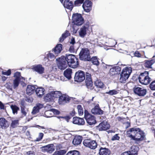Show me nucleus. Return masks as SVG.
<instances>
[{
    "label": "nucleus",
    "instance_id": "1",
    "mask_svg": "<svg viewBox=\"0 0 155 155\" xmlns=\"http://www.w3.org/2000/svg\"><path fill=\"white\" fill-rule=\"evenodd\" d=\"M127 137L135 141V143L139 144L145 137V133L140 128L136 127L130 128L126 132Z\"/></svg>",
    "mask_w": 155,
    "mask_h": 155
},
{
    "label": "nucleus",
    "instance_id": "2",
    "mask_svg": "<svg viewBox=\"0 0 155 155\" xmlns=\"http://www.w3.org/2000/svg\"><path fill=\"white\" fill-rule=\"evenodd\" d=\"M64 58L69 67L76 68L79 65V62L78 61V59L74 55L66 54L64 56Z\"/></svg>",
    "mask_w": 155,
    "mask_h": 155
},
{
    "label": "nucleus",
    "instance_id": "3",
    "mask_svg": "<svg viewBox=\"0 0 155 155\" xmlns=\"http://www.w3.org/2000/svg\"><path fill=\"white\" fill-rule=\"evenodd\" d=\"M132 72V68L130 67H127L124 68L120 73V82L121 83H125L129 78Z\"/></svg>",
    "mask_w": 155,
    "mask_h": 155
},
{
    "label": "nucleus",
    "instance_id": "4",
    "mask_svg": "<svg viewBox=\"0 0 155 155\" xmlns=\"http://www.w3.org/2000/svg\"><path fill=\"white\" fill-rule=\"evenodd\" d=\"M103 67L104 69L109 70V73L110 76H113L115 74H119L121 70V68L114 65H108L104 64Z\"/></svg>",
    "mask_w": 155,
    "mask_h": 155
},
{
    "label": "nucleus",
    "instance_id": "5",
    "mask_svg": "<svg viewBox=\"0 0 155 155\" xmlns=\"http://www.w3.org/2000/svg\"><path fill=\"white\" fill-rule=\"evenodd\" d=\"M80 59L84 61H91L90 51L87 48H82L79 54Z\"/></svg>",
    "mask_w": 155,
    "mask_h": 155
},
{
    "label": "nucleus",
    "instance_id": "6",
    "mask_svg": "<svg viewBox=\"0 0 155 155\" xmlns=\"http://www.w3.org/2000/svg\"><path fill=\"white\" fill-rule=\"evenodd\" d=\"M72 18V22L75 25L80 26L84 22V19L81 14L78 13L73 14Z\"/></svg>",
    "mask_w": 155,
    "mask_h": 155
},
{
    "label": "nucleus",
    "instance_id": "7",
    "mask_svg": "<svg viewBox=\"0 0 155 155\" xmlns=\"http://www.w3.org/2000/svg\"><path fill=\"white\" fill-rule=\"evenodd\" d=\"M84 117L87 123L90 125L94 124L96 123L95 117L90 114L87 110L84 111Z\"/></svg>",
    "mask_w": 155,
    "mask_h": 155
},
{
    "label": "nucleus",
    "instance_id": "8",
    "mask_svg": "<svg viewBox=\"0 0 155 155\" xmlns=\"http://www.w3.org/2000/svg\"><path fill=\"white\" fill-rule=\"evenodd\" d=\"M57 65L58 68L61 70H64L65 69L68 64H67L64 58V56L62 55L60 58H57Z\"/></svg>",
    "mask_w": 155,
    "mask_h": 155
},
{
    "label": "nucleus",
    "instance_id": "9",
    "mask_svg": "<svg viewBox=\"0 0 155 155\" xmlns=\"http://www.w3.org/2000/svg\"><path fill=\"white\" fill-rule=\"evenodd\" d=\"M134 94L139 97H143L147 93V90L143 87H139L135 86L133 89Z\"/></svg>",
    "mask_w": 155,
    "mask_h": 155
},
{
    "label": "nucleus",
    "instance_id": "10",
    "mask_svg": "<svg viewBox=\"0 0 155 155\" xmlns=\"http://www.w3.org/2000/svg\"><path fill=\"white\" fill-rule=\"evenodd\" d=\"M84 145L92 149H95L97 147L96 142L94 140L88 139H85L83 142Z\"/></svg>",
    "mask_w": 155,
    "mask_h": 155
},
{
    "label": "nucleus",
    "instance_id": "11",
    "mask_svg": "<svg viewBox=\"0 0 155 155\" xmlns=\"http://www.w3.org/2000/svg\"><path fill=\"white\" fill-rule=\"evenodd\" d=\"M85 78L84 72L81 70H79L75 73L74 77V81L78 82H81L85 80Z\"/></svg>",
    "mask_w": 155,
    "mask_h": 155
},
{
    "label": "nucleus",
    "instance_id": "12",
    "mask_svg": "<svg viewBox=\"0 0 155 155\" xmlns=\"http://www.w3.org/2000/svg\"><path fill=\"white\" fill-rule=\"evenodd\" d=\"M110 126L106 121H103L96 126V129L99 131L106 130L110 129Z\"/></svg>",
    "mask_w": 155,
    "mask_h": 155
},
{
    "label": "nucleus",
    "instance_id": "13",
    "mask_svg": "<svg viewBox=\"0 0 155 155\" xmlns=\"http://www.w3.org/2000/svg\"><path fill=\"white\" fill-rule=\"evenodd\" d=\"M41 151L43 153L46 152L51 153L55 150V148L53 144H50L42 146L40 148Z\"/></svg>",
    "mask_w": 155,
    "mask_h": 155
},
{
    "label": "nucleus",
    "instance_id": "14",
    "mask_svg": "<svg viewBox=\"0 0 155 155\" xmlns=\"http://www.w3.org/2000/svg\"><path fill=\"white\" fill-rule=\"evenodd\" d=\"M92 2L89 0H85L82 5L84 11L87 12H89L92 9Z\"/></svg>",
    "mask_w": 155,
    "mask_h": 155
},
{
    "label": "nucleus",
    "instance_id": "15",
    "mask_svg": "<svg viewBox=\"0 0 155 155\" xmlns=\"http://www.w3.org/2000/svg\"><path fill=\"white\" fill-rule=\"evenodd\" d=\"M60 2L63 4L64 7L70 10H72L73 8V3L70 0H60Z\"/></svg>",
    "mask_w": 155,
    "mask_h": 155
},
{
    "label": "nucleus",
    "instance_id": "16",
    "mask_svg": "<svg viewBox=\"0 0 155 155\" xmlns=\"http://www.w3.org/2000/svg\"><path fill=\"white\" fill-rule=\"evenodd\" d=\"M91 112L95 115H100L103 114L104 112L101 109L99 104H97L91 109Z\"/></svg>",
    "mask_w": 155,
    "mask_h": 155
},
{
    "label": "nucleus",
    "instance_id": "17",
    "mask_svg": "<svg viewBox=\"0 0 155 155\" xmlns=\"http://www.w3.org/2000/svg\"><path fill=\"white\" fill-rule=\"evenodd\" d=\"M32 70L38 72L39 74H42L44 73L45 68L41 64L35 65L32 66Z\"/></svg>",
    "mask_w": 155,
    "mask_h": 155
},
{
    "label": "nucleus",
    "instance_id": "18",
    "mask_svg": "<svg viewBox=\"0 0 155 155\" xmlns=\"http://www.w3.org/2000/svg\"><path fill=\"white\" fill-rule=\"evenodd\" d=\"M8 121L4 117L0 118V126L2 129L7 128L9 126Z\"/></svg>",
    "mask_w": 155,
    "mask_h": 155
},
{
    "label": "nucleus",
    "instance_id": "19",
    "mask_svg": "<svg viewBox=\"0 0 155 155\" xmlns=\"http://www.w3.org/2000/svg\"><path fill=\"white\" fill-rule=\"evenodd\" d=\"M72 123L74 124L82 125L84 124L85 121L83 118L76 117H73Z\"/></svg>",
    "mask_w": 155,
    "mask_h": 155
},
{
    "label": "nucleus",
    "instance_id": "20",
    "mask_svg": "<svg viewBox=\"0 0 155 155\" xmlns=\"http://www.w3.org/2000/svg\"><path fill=\"white\" fill-rule=\"evenodd\" d=\"M139 148L136 146H133L129 150L127 151L130 155H137Z\"/></svg>",
    "mask_w": 155,
    "mask_h": 155
},
{
    "label": "nucleus",
    "instance_id": "21",
    "mask_svg": "<svg viewBox=\"0 0 155 155\" xmlns=\"http://www.w3.org/2000/svg\"><path fill=\"white\" fill-rule=\"evenodd\" d=\"M70 99L68 96L61 95L59 98L58 103L60 104H63L68 102Z\"/></svg>",
    "mask_w": 155,
    "mask_h": 155
},
{
    "label": "nucleus",
    "instance_id": "22",
    "mask_svg": "<svg viewBox=\"0 0 155 155\" xmlns=\"http://www.w3.org/2000/svg\"><path fill=\"white\" fill-rule=\"evenodd\" d=\"M152 79L148 75H147V76L144 77V78H142V79L139 81L140 83L142 84L147 85L150 84Z\"/></svg>",
    "mask_w": 155,
    "mask_h": 155
},
{
    "label": "nucleus",
    "instance_id": "23",
    "mask_svg": "<svg viewBox=\"0 0 155 155\" xmlns=\"http://www.w3.org/2000/svg\"><path fill=\"white\" fill-rule=\"evenodd\" d=\"M88 25H84L81 28L79 31V35L81 38H84L87 34V27H88Z\"/></svg>",
    "mask_w": 155,
    "mask_h": 155
},
{
    "label": "nucleus",
    "instance_id": "24",
    "mask_svg": "<svg viewBox=\"0 0 155 155\" xmlns=\"http://www.w3.org/2000/svg\"><path fill=\"white\" fill-rule=\"evenodd\" d=\"M43 107V105L40 103H38L33 108L31 113L35 114L39 112V110Z\"/></svg>",
    "mask_w": 155,
    "mask_h": 155
},
{
    "label": "nucleus",
    "instance_id": "25",
    "mask_svg": "<svg viewBox=\"0 0 155 155\" xmlns=\"http://www.w3.org/2000/svg\"><path fill=\"white\" fill-rule=\"evenodd\" d=\"M45 91L44 89L42 87H38L35 90L36 94L39 97H41L45 94Z\"/></svg>",
    "mask_w": 155,
    "mask_h": 155
},
{
    "label": "nucleus",
    "instance_id": "26",
    "mask_svg": "<svg viewBox=\"0 0 155 155\" xmlns=\"http://www.w3.org/2000/svg\"><path fill=\"white\" fill-rule=\"evenodd\" d=\"M110 151L107 148L101 147L99 149V155H109Z\"/></svg>",
    "mask_w": 155,
    "mask_h": 155
},
{
    "label": "nucleus",
    "instance_id": "27",
    "mask_svg": "<svg viewBox=\"0 0 155 155\" xmlns=\"http://www.w3.org/2000/svg\"><path fill=\"white\" fill-rule=\"evenodd\" d=\"M35 89V86L28 85L26 89V94L29 95H31L33 93Z\"/></svg>",
    "mask_w": 155,
    "mask_h": 155
},
{
    "label": "nucleus",
    "instance_id": "28",
    "mask_svg": "<svg viewBox=\"0 0 155 155\" xmlns=\"http://www.w3.org/2000/svg\"><path fill=\"white\" fill-rule=\"evenodd\" d=\"M62 45L61 44H58L53 49V51L54 52L55 54H58L60 53L62 50Z\"/></svg>",
    "mask_w": 155,
    "mask_h": 155
},
{
    "label": "nucleus",
    "instance_id": "29",
    "mask_svg": "<svg viewBox=\"0 0 155 155\" xmlns=\"http://www.w3.org/2000/svg\"><path fill=\"white\" fill-rule=\"evenodd\" d=\"M82 137L80 136L75 137L73 139L72 143L75 146H77L80 144L82 142Z\"/></svg>",
    "mask_w": 155,
    "mask_h": 155
},
{
    "label": "nucleus",
    "instance_id": "30",
    "mask_svg": "<svg viewBox=\"0 0 155 155\" xmlns=\"http://www.w3.org/2000/svg\"><path fill=\"white\" fill-rule=\"evenodd\" d=\"M72 73V70L70 68L66 69L64 72V74L68 80L70 79L71 78V74Z\"/></svg>",
    "mask_w": 155,
    "mask_h": 155
},
{
    "label": "nucleus",
    "instance_id": "31",
    "mask_svg": "<svg viewBox=\"0 0 155 155\" xmlns=\"http://www.w3.org/2000/svg\"><path fill=\"white\" fill-rule=\"evenodd\" d=\"M155 62V60H146L145 61L144 66L145 68H152V65Z\"/></svg>",
    "mask_w": 155,
    "mask_h": 155
},
{
    "label": "nucleus",
    "instance_id": "32",
    "mask_svg": "<svg viewBox=\"0 0 155 155\" xmlns=\"http://www.w3.org/2000/svg\"><path fill=\"white\" fill-rule=\"evenodd\" d=\"M52 94L51 92V91L46 94L44 98L45 101L46 102H50L54 101V99Z\"/></svg>",
    "mask_w": 155,
    "mask_h": 155
},
{
    "label": "nucleus",
    "instance_id": "33",
    "mask_svg": "<svg viewBox=\"0 0 155 155\" xmlns=\"http://www.w3.org/2000/svg\"><path fill=\"white\" fill-rule=\"evenodd\" d=\"M86 85L88 88L90 89H93V82L92 81L91 78H88L86 79L85 81Z\"/></svg>",
    "mask_w": 155,
    "mask_h": 155
},
{
    "label": "nucleus",
    "instance_id": "34",
    "mask_svg": "<svg viewBox=\"0 0 155 155\" xmlns=\"http://www.w3.org/2000/svg\"><path fill=\"white\" fill-rule=\"evenodd\" d=\"M70 35L71 34L69 33V31L66 30L64 33L62 34L61 36L59 38V42H62L66 38Z\"/></svg>",
    "mask_w": 155,
    "mask_h": 155
},
{
    "label": "nucleus",
    "instance_id": "35",
    "mask_svg": "<svg viewBox=\"0 0 155 155\" xmlns=\"http://www.w3.org/2000/svg\"><path fill=\"white\" fill-rule=\"evenodd\" d=\"M10 107L12 110V113L14 115L17 114L18 111L20 109L19 107L15 105H11Z\"/></svg>",
    "mask_w": 155,
    "mask_h": 155
},
{
    "label": "nucleus",
    "instance_id": "36",
    "mask_svg": "<svg viewBox=\"0 0 155 155\" xmlns=\"http://www.w3.org/2000/svg\"><path fill=\"white\" fill-rule=\"evenodd\" d=\"M19 124V120L15 119L12 121V123L10 124V127L12 128H16L17 125Z\"/></svg>",
    "mask_w": 155,
    "mask_h": 155
},
{
    "label": "nucleus",
    "instance_id": "37",
    "mask_svg": "<svg viewBox=\"0 0 155 155\" xmlns=\"http://www.w3.org/2000/svg\"><path fill=\"white\" fill-rule=\"evenodd\" d=\"M67 151L65 150H59L56 151L52 155H64Z\"/></svg>",
    "mask_w": 155,
    "mask_h": 155
},
{
    "label": "nucleus",
    "instance_id": "38",
    "mask_svg": "<svg viewBox=\"0 0 155 155\" xmlns=\"http://www.w3.org/2000/svg\"><path fill=\"white\" fill-rule=\"evenodd\" d=\"M51 92L52 93V94L53 95L54 99L56 98L59 97V98L61 94V92L60 91H51Z\"/></svg>",
    "mask_w": 155,
    "mask_h": 155
},
{
    "label": "nucleus",
    "instance_id": "39",
    "mask_svg": "<svg viewBox=\"0 0 155 155\" xmlns=\"http://www.w3.org/2000/svg\"><path fill=\"white\" fill-rule=\"evenodd\" d=\"M92 61V63L94 65H98L99 64V62L98 61L97 58L96 56H94L91 58V60Z\"/></svg>",
    "mask_w": 155,
    "mask_h": 155
},
{
    "label": "nucleus",
    "instance_id": "40",
    "mask_svg": "<svg viewBox=\"0 0 155 155\" xmlns=\"http://www.w3.org/2000/svg\"><path fill=\"white\" fill-rule=\"evenodd\" d=\"M94 84L98 88H102L104 87V84L101 81L97 80L94 82Z\"/></svg>",
    "mask_w": 155,
    "mask_h": 155
},
{
    "label": "nucleus",
    "instance_id": "41",
    "mask_svg": "<svg viewBox=\"0 0 155 155\" xmlns=\"http://www.w3.org/2000/svg\"><path fill=\"white\" fill-rule=\"evenodd\" d=\"M147 75H149V72L147 71H145L143 72L140 73V75L138 77L139 81L142 79V78H144V77L147 76Z\"/></svg>",
    "mask_w": 155,
    "mask_h": 155
},
{
    "label": "nucleus",
    "instance_id": "42",
    "mask_svg": "<svg viewBox=\"0 0 155 155\" xmlns=\"http://www.w3.org/2000/svg\"><path fill=\"white\" fill-rule=\"evenodd\" d=\"M20 79H18L17 78H15L13 81V88L15 89L17 87H18L20 83Z\"/></svg>",
    "mask_w": 155,
    "mask_h": 155
},
{
    "label": "nucleus",
    "instance_id": "43",
    "mask_svg": "<svg viewBox=\"0 0 155 155\" xmlns=\"http://www.w3.org/2000/svg\"><path fill=\"white\" fill-rule=\"evenodd\" d=\"M66 155H80V154L79 151L74 150L68 152Z\"/></svg>",
    "mask_w": 155,
    "mask_h": 155
},
{
    "label": "nucleus",
    "instance_id": "44",
    "mask_svg": "<svg viewBox=\"0 0 155 155\" xmlns=\"http://www.w3.org/2000/svg\"><path fill=\"white\" fill-rule=\"evenodd\" d=\"M85 0H76L74 2V5L75 6H80L81 4L84 3Z\"/></svg>",
    "mask_w": 155,
    "mask_h": 155
},
{
    "label": "nucleus",
    "instance_id": "45",
    "mask_svg": "<svg viewBox=\"0 0 155 155\" xmlns=\"http://www.w3.org/2000/svg\"><path fill=\"white\" fill-rule=\"evenodd\" d=\"M118 92L117 91L114 89L110 90L109 91L106 92L105 93L110 95H113L117 94Z\"/></svg>",
    "mask_w": 155,
    "mask_h": 155
},
{
    "label": "nucleus",
    "instance_id": "46",
    "mask_svg": "<svg viewBox=\"0 0 155 155\" xmlns=\"http://www.w3.org/2000/svg\"><path fill=\"white\" fill-rule=\"evenodd\" d=\"M77 109L79 115H82L83 114V110L81 105L80 104L78 105L77 106Z\"/></svg>",
    "mask_w": 155,
    "mask_h": 155
},
{
    "label": "nucleus",
    "instance_id": "47",
    "mask_svg": "<svg viewBox=\"0 0 155 155\" xmlns=\"http://www.w3.org/2000/svg\"><path fill=\"white\" fill-rule=\"evenodd\" d=\"M149 88L152 91H155V80H153L150 83Z\"/></svg>",
    "mask_w": 155,
    "mask_h": 155
},
{
    "label": "nucleus",
    "instance_id": "48",
    "mask_svg": "<svg viewBox=\"0 0 155 155\" xmlns=\"http://www.w3.org/2000/svg\"><path fill=\"white\" fill-rule=\"evenodd\" d=\"M44 134L43 133H40L39 134V135L38 137L36 138V139L35 140V141H36L38 142L40 141L41 140L43 136H44Z\"/></svg>",
    "mask_w": 155,
    "mask_h": 155
},
{
    "label": "nucleus",
    "instance_id": "49",
    "mask_svg": "<svg viewBox=\"0 0 155 155\" xmlns=\"http://www.w3.org/2000/svg\"><path fill=\"white\" fill-rule=\"evenodd\" d=\"M11 73V71L10 69H9L7 71H2V74L3 75H7V76H9L10 75Z\"/></svg>",
    "mask_w": 155,
    "mask_h": 155
},
{
    "label": "nucleus",
    "instance_id": "50",
    "mask_svg": "<svg viewBox=\"0 0 155 155\" xmlns=\"http://www.w3.org/2000/svg\"><path fill=\"white\" fill-rule=\"evenodd\" d=\"M21 76V73L18 72H16L14 74V77H15V78L18 79H20V77Z\"/></svg>",
    "mask_w": 155,
    "mask_h": 155
},
{
    "label": "nucleus",
    "instance_id": "51",
    "mask_svg": "<svg viewBox=\"0 0 155 155\" xmlns=\"http://www.w3.org/2000/svg\"><path fill=\"white\" fill-rule=\"evenodd\" d=\"M69 51L71 53H74L75 51V48L74 47V45H71L70 47Z\"/></svg>",
    "mask_w": 155,
    "mask_h": 155
},
{
    "label": "nucleus",
    "instance_id": "52",
    "mask_svg": "<svg viewBox=\"0 0 155 155\" xmlns=\"http://www.w3.org/2000/svg\"><path fill=\"white\" fill-rule=\"evenodd\" d=\"M51 110L54 114L58 115L60 114V112L58 110L56 109L52 108L51 109Z\"/></svg>",
    "mask_w": 155,
    "mask_h": 155
},
{
    "label": "nucleus",
    "instance_id": "53",
    "mask_svg": "<svg viewBox=\"0 0 155 155\" xmlns=\"http://www.w3.org/2000/svg\"><path fill=\"white\" fill-rule=\"evenodd\" d=\"M120 137L118 136V134H116L114 135L112 138L111 140L114 141L115 140H119L120 139Z\"/></svg>",
    "mask_w": 155,
    "mask_h": 155
},
{
    "label": "nucleus",
    "instance_id": "54",
    "mask_svg": "<svg viewBox=\"0 0 155 155\" xmlns=\"http://www.w3.org/2000/svg\"><path fill=\"white\" fill-rule=\"evenodd\" d=\"M21 112L24 116H25L26 115L27 113L25 110L24 106L21 107Z\"/></svg>",
    "mask_w": 155,
    "mask_h": 155
},
{
    "label": "nucleus",
    "instance_id": "55",
    "mask_svg": "<svg viewBox=\"0 0 155 155\" xmlns=\"http://www.w3.org/2000/svg\"><path fill=\"white\" fill-rule=\"evenodd\" d=\"M75 111L74 110L70 112L69 115H68L71 118L72 117L75 115Z\"/></svg>",
    "mask_w": 155,
    "mask_h": 155
},
{
    "label": "nucleus",
    "instance_id": "56",
    "mask_svg": "<svg viewBox=\"0 0 155 155\" xmlns=\"http://www.w3.org/2000/svg\"><path fill=\"white\" fill-rule=\"evenodd\" d=\"M47 57L48 58H50L51 59H53L54 58V54L51 53H49L48 54H47Z\"/></svg>",
    "mask_w": 155,
    "mask_h": 155
},
{
    "label": "nucleus",
    "instance_id": "57",
    "mask_svg": "<svg viewBox=\"0 0 155 155\" xmlns=\"http://www.w3.org/2000/svg\"><path fill=\"white\" fill-rule=\"evenodd\" d=\"M64 119L66 120L68 122L69 121L70 119L71 118V117H70L68 115H66L65 116L63 117V118Z\"/></svg>",
    "mask_w": 155,
    "mask_h": 155
},
{
    "label": "nucleus",
    "instance_id": "58",
    "mask_svg": "<svg viewBox=\"0 0 155 155\" xmlns=\"http://www.w3.org/2000/svg\"><path fill=\"white\" fill-rule=\"evenodd\" d=\"M86 75V79H88V78H91V74L88 73V72H86V74H85V75Z\"/></svg>",
    "mask_w": 155,
    "mask_h": 155
},
{
    "label": "nucleus",
    "instance_id": "59",
    "mask_svg": "<svg viewBox=\"0 0 155 155\" xmlns=\"http://www.w3.org/2000/svg\"><path fill=\"white\" fill-rule=\"evenodd\" d=\"M70 43L72 45H74V44L75 43V38H74L72 37L71 40V41L70 42Z\"/></svg>",
    "mask_w": 155,
    "mask_h": 155
},
{
    "label": "nucleus",
    "instance_id": "60",
    "mask_svg": "<svg viewBox=\"0 0 155 155\" xmlns=\"http://www.w3.org/2000/svg\"><path fill=\"white\" fill-rule=\"evenodd\" d=\"M27 155H35L34 152L33 151H30L27 152Z\"/></svg>",
    "mask_w": 155,
    "mask_h": 155
},
{
    "label": "nucleus",
    "instance_id": "61",
    "mask_svg": "<svg viewBox=\"0 0 155 155\" xmlns=\"http://www.w3.org/2000/svg\"><path fill=\"white\" fill-rule=\"evenodd\" d=\"M126 125V127H125V128L126 129H127V128H128V127H130V123L128 121H127V122L125 123Z\"/></svg>",
    "mask_w": 155,
    "mask_h": 155
},
{
    "label": "nucleus",
    "instance_id": "62",
    "mask_svg": "<svg viewBox=\"0 0 155 155\" xmlns=\"http://www.w3.org/2000/svg\"><path fill=\"white\" fill-rule=\"evenodd\" d=\"M0 109H5V105L0 101Z\"/></svg>",
    "mask_w": 155,
    "mask_h": 155
},
{
    "label": "nucleus",
    "instance_id": "63",
    "mask_svg": "<svg viewBox=\"0 0 155 155\" xmlns=\"http://www.w3.org/2000/svg\"><path fill=\"white\" fill-rule=\"evenodd\" d=\"M135 56L136 57H140L141 56V54L138 52H135L134 53Z\"/></svg>",
    "mask_w": 155,
    "mask_h": 155
},
{
    "label": "nucleus",
    "instance_id": "64",
    "mask_svg": "<svg viewBox=\"0 0 155 155\" xmlns=\"http://www.w3.org/2000/svg\"><path fill=\"white\" fill-rule=\"evenodd\" d=\"M25 101L28 102H31L32 101V100L31 99H30V98L26 97L25 99Z\"/></svg>",
    "mask_w": 155,
    "mask_h": 155
}]
</instances>
